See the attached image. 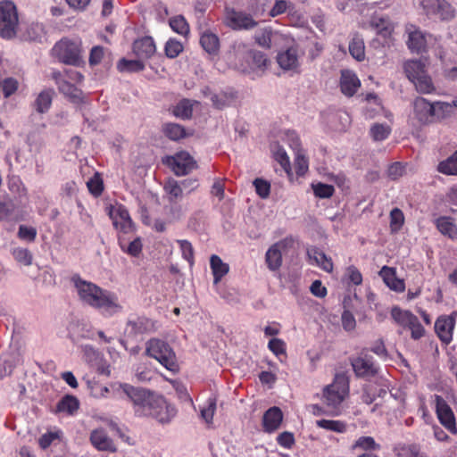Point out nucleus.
I'll use <instances>...</instances> for the list:
<instances>
[{"label": "nucleus", "mask_w": 457, "mask_h": 457, "mask_svg": "<svg viewBox=\"0 0 457 457\" xmlns=\"http://www.w3.org/2000/svg\"><path fill=\"white\" fill-rule=\"evenodd\" d=\"M350 381L345 372L337 373L333 382L323 388L322 398L324 403L331 410V414L338 415L340 406L349 395Z\"/></svg>", "instance_id": "obj_3"}, {"label": "nucleus", "mask_w": 457, "mask_h": 457, "mask_svg": "<svg viewBox=\"0 0 457 457\" xmlns=\"http://www.w3.org/2000/svg\"><path fill=\"white\" fill-rule=\"evenodd\" d=\"M403 69L407 78L411 82L428 72L425 63L420 60H409L405 62Z\"/></svg>", "instance_id": "obj_29"}, {"label": "nucleus", "mask_w": 457, "mask_h": 457, "mask_svg": "<svg viewBox=\"0 0 457 457\" xmlns=\"http://www.w3.org/2000/svg\"><path fill=\"white\" fill-rule=\"evenodd\" d=\"M12 255L17 262L24 264L25 266H29L32 263V254L26 248L18 247L13 249Z\"/></svg>", "instance_id": "obj_56"}, {"label": "nucleus", "mask_w": 457, "mask_h": 457, "mask_svg": "<svg viewBox=\"0 0 457 457\" xmlns=\"http://www.w3.org/2000/svg\"><path fill=\"white\" fill-rule=\"evenodd\" d=\"M19 29V15L15 4L11 0L0 2V37L12 39L16 37Z\"/></svg>", "instance_id": "obj_7"}, {"label": "nucleus", "mask_w": 457, "mask_h": 457, "mask_svg": "<svg viewBox=\"0 0 457 457\" xmlns=\"http://www.w3.org/2000/svg\"><path fill=\"white\" fill-rule=\"evenodd\" d=\"M119 244H120L121 250L124 253H126L133 257H137L142 252L143 245H142L140 237L135 238L128 245H126L125 243L121 239L119 240Z\"/></svg>", "instance_id": "obj_46"}, {"label": "nucleus", "mask_w": 457, "mask_h": 457, "mask_svg": "<svg viewBox=\"0 0 457 457\" xmlns=\"http://www.w3.org/2000/svg\"><path fill=\"white\" fill-rule=\"evenodd\" d=\"M408 34L407 46L411 52L421 53L426 49L427 40L423 32L415 25L406 26Z\"/></svg>", "instance_id": "obj_19"}, {"label": "nucleus", "mask_w": 457, "mask_h": 457, "mask_svg": "<svg viewBox=\"0 0 457 457\" xmlns=\"http://www.w3.org/2000/svg\"><path fill=\"white\" fill-rule=\"evenodd\" d=\"M169 24L174 32L181 36H187L189 33V24L182 15H177L170 18Z\"/></svg>", "instance_id": "obj_42"}, {"label": "nucleus", "mask_w": 457, "mask_h": 457, "mask_svg": "<svg viewBox=\"0 0 457 457\" xmlns=\"http://www.w3.org/2000/svg\"><path fill=\"white\" fill-rule=\"evenodd\" d=\"M268 348L277 357H279L280 355H287L286 343L280 338L270 339L268 343Z\"/></svg>", "instance_id": "obj_58"}, {"label": "nucleus", "mask_w": 457, "mask_h": 457, "mask_svg": "<svg viewBox=\"0 0 457 457\" xmlns=\"http://www.w3.org/2000/svg\"><path fill=\"white\" fill-rule=\"evenodd\" d=\"M87 186L88 191L96 197L100 196L104 191L103 179L98 174H96L93 178H91L87 182Z\"/></svg>", "instance_id": "obj_53"}, {"label": "nucleus", "mask_w": 457, "mask_h": 457, "mask_svg": "<svg viewBox=\"0 0 457 457\" xmlns=\"http://www.w3.org/2000/svg\"><path fill=\"white\" fill-rule=\"evenodd\" d=\"M162 132L169 139L173 141H178L187 136L185 128L177 123L164 124L162 127Z\"/></svg>", "instance_id": "obj_38"}, {"label": "nucleus", "mask_w": 457, "mask_h": 457, "mask_svg": "<svg viewBox=\"0 0 457 457\" xmlns=\"http://www.w3.org/2000/svg\"><path fill=\"white\" fill-rule=\"evenodd\" d=\"M435 224L444 236H447L450 238L457 237V226L453 223L451 217L441 216L436 220Z\"/></svg>", "instance_id": "obj_32"}, {"label": "nucleus", "mask_w": 457, "mask_h": 457, "mask_svg": "<svg viewBox=\"0 0 457 457\" xmlns=\"http://www.w3.org/2000/svg\"><path fill=\"white\" fill-rule=\"evenodd\" d=\"M256 194L262 199L269 197L270 194V184L263 179L257 178L253 180Z\"/></svg>", "instance_id": "obj_55"}, {"label": "nucleus", "mask_w": 457, "mask_h": 457, "mask_svg": "<svg viewBox=\"0 0 457 457\" xmlns=\"http://www.w3.org/2000/svg\"><path fill=\"white\" fill-rule=\"evenodd\" d=\"M18 237L28 242H34L37 237V229L33 227L20 225Z\"/></svg>", "instance_id": "obj_60"}, {"label": "nucleus", "mask_w": 457, "mask_h": 457, "mask_svg": "<svg viewBox=\"0 0 457 457\" xmlns=\"http://www.w3.org/2000/svg\"><path fill=\"white\" fill-rule=\"evenodd\" d=\"M52 54L64 64L79 66L83 62L81 41L63 37L54 44Z\"/></svg>", "instance_id": "obj_6"}, {"label": "nucleus", "mask_w": 457, "mask_h": 457, "mask_svg": "<svg viewBox=\"0 0 457 457\" xmlns=\"http://www.w3.org/2000/svg\"><path fill=\"white\" fill-rule=\"evenodd\" d=\"M345 276L347 280L354 286H360L362 283V275L354 265L346 268Z\"/></svg>", "instance_id": "obj_59"}, {"label": "nucleus", "mask_w": 457, "mask_h": 457, "mask_svg": "<svg viewBox=\"0 0 457 457\" xmlns=\"http://www.w3.org/2000/svg\"><path fill=\"white\" fill-rule=\"evenodd\" d=\"M79 407V400L73 396L67 395L62 397L56 405V411L59 412H67L73 414Z\"/></svg>", "instance_id": "obj_36"}, {"label": "nucleus", "mask_w": 457, "mask_h": 457, "mask_svg": "<svg viewBox=\"0 0 457 457\" xmlns=\"http://www.w3.org/2000/svg\"><path fill=\"white\" fill-rule=\"evenodd\" d=\"M313 193L319 198H329L334 195L335 188L332 185L319 182L312 185Z\"/></svg>", "instance_id": "obj_50"}, {"label": "nucleus", "mask_w": 457, "mask_h": 457, "mask_svg": "<svg viewBox=\"0 0 457 457\" xmlns=\"http://www.w3.org/2000/svg\"><path fill=\"white\" fill-rule=\"evenodd\" d=\"M435 403V412L440 424L450 433L457 435L456 419L453 409L442 395L432 396Z\"/></svg>", "instance_id": "obj_10"}, {"label": "nucleus", "mask_w": 457, "mask_h": 457, "mask_svg": "<svg viewBox=\"0 0 457 457\" xmlns=\"http://www.w3.org/2000/svg\"><path fill=\"white\" fill-rule=\"evenodd\" d=\"M177 243L179 245L182 257L187 260L189 265L192 267L195 263V251L192 244L186 239L177 240Z\"/></svg>", "instance_id": "obj_48"}, {"label": "nucleus", "mask_w": 457, "mask_h": 457, "mask_svg": "<svg viewBox=\"0 0 457 457\" xmlns=\"http://www.w3.org/2000/svg\"><path fill=\"white\" fill-rule=\"evenodd\" d=\"M415 117L421 123L432 122L435 119V104L429 103L424 97H417L413 102Z\"/></svg>", "instance_id": "obj_18"}, {"label": "nucleus", "mask_w": 457, "mask_h": 457, "mask_svg": "<svg viewBox=\"0 0 457 457\" xmlns=\"http://www.w3.org/2000/svg\"><path fill=\"white\" fill-rule=\"evenodd\" d=\"M412 83L414 84L416 90L420 94H431L436 90L432 79L428 72L422 77H419L417 80H414Z\"/></svg>", "instance_id": "obj_43"}, {"label": "nucleus", "mask_w": 457, "mask_h": 457, "mask_svg": "<svg viewBox=\"0 0 457 457\" xmlns=\"http://www.w3.org/2000/svg\"><path fill=\"white\" fill-rule=\"evenodd\" d=\"M342 326L346 331H353L356 328V320L353 314L348 311L345 310L341 316Z\"/></svg>", "instance_id": "obj_61"}, {"label": "nucleus", "mask_w": 457, "mask_h": 457, "mask_svg": "<svg viewBox=\"0 0 457 457\" xmlns=\"http://www.w3.org/2000/svg\"><path fill=\"white\" fill-rule=\"evenodd\" d=\"M391 232H398L404 224V214L397 207L394 208L389 214Z\"/></svg>", "instance_id": "obj_44"}, {"label": "nucleus", "mask_w": 457, "mask_h": 457, "mask_svg": "<svg viewBox=\"0 0 457 457\" xmlns=\"http://www.w3.org/2000/svg\"><path fill=\"white\" fill-rule=\"evenodd\" d=\"M454 111L453 102L445 103V102H436L435 104V118L441 120L445 119L451 115Z\"/></svg>", "instance_id": "obj_49"}, {"label": "nucleus", "mask_w": 457, "mask_h": 457, "mask_svg": "<svg viewBox=\"0 0 457 457\" xmlns=\"http://www.w3.org/2000/svg\"><path fill=\"white\" fill-rule=\"evenodd\" d=\"M107 211L116 229H119L123 233H128L133 229V221L129 211L123 204H111L107 207Z\"/></svg>", "instance_id": "obj_12"}, {"label": "nucleus", "mask_w": 457, "mask_h": 457, "mask_svg": "<svg viewBox=\"0 0 457 457\" xmlns=\"http://www.w3.org/2000/svg\"><path fill=\"white\" fill-rule=\"evenodd\" d=\"M120 387L131 402L135 415L138 417H148L154 406H157L158 401L160 402V396L148 390L126 383L120 384Z\"/></svg>", "instance_id": "obj_4"}, {"label": "nucleus", "mask_w": 457, "mask_h": 457, "mask_svg": "<svg viewBox=\"0 0 457 457\" xmlns=\"http://www.w3.org/2000/svg\"><path fill=\"white\" fill-rule=\"evenodd\" d=\"M167 164L177 176H185L196 168L194 158L187 152H179L168 157Z\"/></svg>", "instance_id": "obj_15"}, {"label": "nucleus", "mask_w": 457, "mask_h": 457, "mask_svg": "<svg viewBox=\"0 0 457 457\" xmlns=\"http://www.w3.org/2000/svg\"><path fill=\"white\" fill-rule=\"evenodd\" d=\"M356 378L370 379L378 375L379 367L374 358L367 352L361 351L358 355L352 356L349 359Z\"/></svg>", "instance_id": "obj_9"}, {"label": "nucleus", "mask_w": 457, "mask_h": 457, "mask_svg": "<svg viewBox=\"0 0 457 457\" xmlns=\"http://www.w3.org/2000/svg\"><path fill=\"white\" fill-rule=\"evenodd\" d=\"M349 53L357 61L365 59V45L363 39L355 35L349 43Z\"/></svg>", "instance_id": "obj_37"}, {"label": "nucleus", "mask_w": 457, "mask_h": 457, "mask_svg": "<svg viewBox=\"0 0 457 457\" xmlns=\"http://www.w3.org/2000/svg\"><path fill=\"white\" fill-rule=\"evenodd\" d=\"M283 420L282 411L276 406L268 409L262 417L263 430L267 433L276 431L281 425Z\"/></svg>", "instance_id": "obj_24"}, {"label": "nucleus", "mask_w": 457, "mask_h": 457, "mask_svg": "<svg viewBox=\"0 0 457 457\" xmlns=\"http://www.w3.org/2000/svg\"><path fill=\"white\" fill-rule=\"evenodd\" d=\"M72 280L79 299L98 310L104 317L110 318L122 312L123 307L119 303L116 294L86 281L79 276L73 277Z\"/></svg>", "instance_id": "obj_1"}, {"label": "nucleus", "mask_w": 457, "mask_h": 457, "mask_svg": "<svg viewBox=\"0 0 457 457\" xmlns=\"http://www.w3.org/2000/svg\"><path fill=\"white\" fill-rule=\"evenodd\" d=\"M391 317L396 324L410 330L411 339L420 340L425 336V328L422 326L418 317L411 311L402 310L395 306L391 310Z\"/></svg>", "instance_id": "obj_8"}, {"label": "nucleus", "mask_w": 457, "mask_h": 457, "mask_svg": "<svg viewBox=\"0 0 457 457\" xmlns=\"http://www.w3.org/2000/svg\"><path fill=\"white\" fill-rule=\"evenodd\" d=\"M404 173V166L401 162H394L387 169V176L392 180H396Z\"/></svg>", "instance_id": "obj_64"}, {"label": "nucleus", "mask_w": 457, "mask_h": 457, "mask_svg": "<svg viewBox=\"0 0 457 457\" xmlns=\"http://www.w3.org/2000/svg\"><path fill=\"white\" fill-rule=\"evenodd\" d=\"M424 10L428 15H436L441 21H451L455 17L454 7L446 0H422Z\"/></svg>", "instance_id": "obj_13"}, {"label": "nucleus", "mask_w": 457, "mask_h": 457, "mask_svg": "<svg viewBox=\"0 0 457 457\" xmlns=\"http://www.w3.org/2000/svg\"><path fill=\"white\" fill-rule=\"evenodd\" d=\"M235 98L236 95L232 92H220L212 95L211 101L217 109H223L228 106Z\"/></svg>", "instance_id": "obj_41"}, {"label": "nucleus", "mask_w": 457, "mask_h": 457, "mask_svg": "<svg viewBox=\"0 0 457 457\" xmlns=\"http://www.w3.org/2000/svg\"><path fill=\"white\" fill-rule=\"evenodd\" d=\"M278 444L287 449H290L295 445V437L293 433L285 431L277 437Z\"/></svg>", "instance_id": "obj_63"}, {"label": "nucleus", "mask_w": 457, "mask_h": 457, "mask_svg": "<svg viewBox=\"0 0 457 457\" xmlns=\"http://www.w3.org/2000/svg\"><path fill=\"white\" fill-rule=\"evenodd\" d=\"M391 128L386 124L375 123L370 128V135L375 141H382L388 137Z\"/></svg>", "instance_id": "obj_47"}, {"label": "nucleus", "mask_w": 457, "mask_h": 457, "mask_svg": "<svg viewBox=\"0 0 457 457\" xmlns=\"http://www.w3.org/2000/svg\"><path fill=\"white\" fill-rule=\"evenodd\" d=\"M164 189L170 195L172 198L171 200L178 199L182 196V188L176 180L169 181L165 185Z\"/></svg>", "instance_id": "obj_62"}, {"label": "nucleus", "mask_w": 457, "mask_h": 457, "mask_svg": "<svg viewBox=\"0 0 457 457\" xmlns=\"http://www.w3.org/2000/svg\"><path fill=\"white\" fill-rule=\"evenodd\" d=\"M143 59H137V60H127L125 58H122L119 61L117 64V69L123 72V71H129V72H138L145 70V63L142 61Z\"/></svg>", "instance_id": "obj_39"}, {"label": "nucleus", "mask_w": 457, "mask_h": 457, "mask_svg": "<svg viewBox=\"0 0 457 457\" xmlns=\"http://www.w3.org/2000/svg\"><path fill=\"white\" fill-rule=\"evenodd\" d=\"M132 50L137 58L147 60L154 54L156 46L153 37L145 36L133 42Z\"/></svg>", "instance_id": "obj_22"}, {"label": "nucleus", "mask_w": 457, "mask_h": 457, "mask_svg": "<svg viewBox=\"0 0 457 457\" xmlns=\"http://www.w3.org/2000/svg\"><path fill=\"white\" fill-rule=\"evenodd\" d=\"M370 24L378 35L385 38L389 37L394 30V26L388 17L374 15Z\"/></svg>", "instance_id": "obj_28"}, {"label": "nucleus", "mask_w": 457, "mask_h": 457, "mask_svg": "<svg viewBox=\"0 0 457 457\" xmlns=\"http://www.w3.org/2000/svg\"><path fill=\"white\" fill-rule=\"evenodd\" d=\"M361 87V81L358 77L352 71H342L340 78V89L341 92L348 96H353Z\"/></svg>", "instance_id": "obj_26"}, {"label": "nucleus", "mask_w": 457, "mask_h": 457, "mask_svg": "<svg viewBox=\"0 0 457 457\" xmlns=\"http://www.w3.org/2000/svg\"><path fill=\"white\" fill-rule=\"evenodd\" d=\"M309 163L308 159L301 154V151L296 153L295 159V170L297 176L302 177L308 171Z\"/></svg>", "instance_id": "obj_57"}, {"label": "nucleus", "mask_w": 457, "mask_h": 457, "mask_svg": "<svg viewBox=\"0 0 457 457\" xmlns=\"http://www.w3.org/2000/svg\"><path fill=\"white\" fill-rule=\"evenodd\" d=\"M454 327L453 314L440 315L435 322V332L442 343L449 345L453 341Z\"/></svg>", "instance_id": "obj_17"}, {"label": "nucleus", "mask_w": 457, "mask_h": 457, "mask_svg": "<svg viewBox=\"0 0 457 457\" xmlns=\"http://www.w3.org/2000/svg\"><path fill=\"white\" fill-rule=\"evenodd\" d=\"M308 255L310 258H313L317 265H319L323 270L331 272L333 270V262L331 258H328L324 252L320 249L313 247L308 250Z\"/></svg>", "instance_id": "obj_34"}, {"label": "nucleus", "mask_w": 457, "mask_h": 457, "mask_svg": "<svg viewBox=\"0 0 457 457\" xmlns=\"http://www.w3.org/2000/svg\"><path fill=\"white\" fill-rule=\"evenodd\" d=\"M145 353L158 361L164 368L171 372L179 370L176 354L170 345L163 340L152 338L147 341Z\"/></svg>", "instance_id": "obj_5"}, {"label": "nucleus", "mask_w": 457, "mask_h": 457, "mask_svg": "<svg viewBox=\"0 0 457 457\" xmlns=\"http://www.w3.org/2000/svg\"><path fill=\"white\" fill-rule=\"evenodd\" d=\"M316 425L318 428L337 433H345L347 428L345 421L333 420H319Z\"/></svg>", "instance_id": "obj_40"}, {"label": "nucleus", "mask_w": 457, "mask_h": 457, "mask_svg": "<svg viewBox=\"0 0 457 457\" xmlns=\"http://www.w3.org/2000/svg\"><path fill=\"white\" fill-rule=\"evenodd\" d=\"M54 95V89L47 88L41 91L34 103L36 111L39 113L46 112L52 104Z\"/></svg>", "instance_id": "obj_33"}, {"label": "nucleus", "mask_w": 457, "mask_h": 457, "mask_svg": "<svg viewBox=\"0 0 457 457\" xmlns=\"http://www.w3.org/2000/svg\"><path fill=\"white\" fill-rule=\"evenodd\" d=\"M437 171L448 176H457V150L445 160L439 162Z\"/></svg>", "instance_id": "obj_35"}, {"label": "nucleus", "mask_w": 457, "mask_h": 457, "mask_svg": "<svg viewBox=\"0 0 457 457\" xmlns=\"http://www.w3.org/2000/svg\"><path fill=\"white\" fill-rule=\"evenodd\" d=\"M183 45L176 39H169L164 47L165 54L169 58H176L183 51Z\"/></svg>", "instance_id": "obj_51"}, {"label": "nucleus", "mask_w": 457, "mask_h": 457, "mask_svg": "<svg viewBox=\"0 0 457 457\" xmlns=\"http://www.w3.org/2000/svg\"><path fill=\"white\" fill-rule=\"evenodd\" d=\"M224 23L233 30H250L258 24L250 13L234 8H226Z\"/></svg>", "instance_id": "obj_11"}, {"label": "nucleus", "mask_w": 457, "mask_h": 457, "mask_svg": "<svg viewBox=\"0 0 457 457\" xmlns=\"http://www.w3.org/2000/svg\"><path fill=\"white\" fill-rule=\"evenodd\" d=\"M277 62L281 69L294 71L299 66L297 49L289 47L286 51L278 54Z\"/></svg>", "instance_id": "obj_27"}, {"label": "nucleus", "mask_w": 457, "mask_h": 457, "mask_svg": "<svg viewBox=\"0 0 457 457\" xmlns=\"http://www.w3.org/2000/svg\"><path fill=\"white\" fill-rule=\"evenodd\" d=\"M200 44L209 54H217L220 50V39L218 36L209 30L204 31L200 37Z\"/></svg>", "instance_id": "obj_30"}, {"label": "nucleus", "mask_w": 457, "mask_h": 457, "mask_svg": "<svg viewBox=\"0 0 457 457\" xmlns=\"http://www.w3.org/2000/svg\"><path fill=\"white\" fill-rule=\"evenodd\" d=\"M53 78L58 86L59 91L73 103H79L82 98V91L74 84L62 78L61 72H54Z\"/></svg>", "instance_id": "obj_23"}, {"label": "nucleus", "mask_w": 457, "mask_h": 457, "mask_svg": "<svg viewBox=\"0 0 457 457\" xmlns=\"http://www.w3.org/2000/svg\"><path fill=\"white\" fill-rule=\"evenodd\" d=\"M378 275L381 277L386 287H388L392 291L396 293L404 292L405 282L403 279L399 278L396 276L395 268L385 265L379 270Z\"/></svg>", "instance_id": "obj_21"}, {"label": "nucleus", "mask_w": 457, "mask_h": 457, "mask_svg": "<svg viewBox=\"0 0 457 457\" xmlns=\"http://www.w3.org/2000/svg\"><path fill=\"white\" fill-rule=\"evenodd\" d=\"M193 108L189 100L183 99L173 108V114L181 119H189L192 116Z\"/></svg>", "instance_id": "obj_45"}, {"label": "nucleus", "mask_w": 457, "mask_h": 457, "mask_svg": "<svg viewBox=\"0 0 457 457\" xmlns=\"http://www.w3.org/2000/svg\"><path fill=\"white\" fill-rule=\"evenodd\" d=\"M353 448H360L367 451L379 449L380 445L375 442L372 436H361L355 441Z\"/></svg>", "instance_id": "obj_54"}, {"label": "nucleus", "mask_w": 457, "mask_h": 457, "mask_svg": "<svg viewBox=\"0 0 457 457\" xmlns=\"http://www.w3.org/2000/svg\"><path fill=\"white\" fill-rule=\"evenodd\" d=\"M176 413L177 411L175 407L168 404L162 397H160L158 405L154 406L153 410H151V414H149L148 417H153L161 423H168L175 417Z\"/></svg>", "instance_id": "obj_25"}, {"label": "nucleus", "mask_w": 457, "mask_h": 457, "mask_svg": "<svg viewBox=\"0 0 457 457\" xmlns=\"http://www.w3.org/2000/svg\"><path fill=\"white\" fill-rule=\"evenodd\" d=\"M294 241L292 238L286 237L273 244L266 252L265 262L270 270L276 271L282 265V251L291 246Z\"/></svg>", "instance_id": "obj_14"}, {"label": "nucleus", "mask_w": 457, "mask_h": 457, "mask_svg": "<svg viewBox=\"0 0 457 457\" xmlns=\"http://www.w3.org/2000/svg\"><path fill=\"white\" fill-rule=\"evenodd\" d=\"M126 327L129 336L137 337L155 332L157 321L146 316H137L129 318L127 320Z\"/></svg>", "instance_id": "obj_16"}, {"label": "nucleus", "mask_w": 457, "mask_h": 457, "mask_svg": "<svg viewBox=\"0 0 457 457\" xmlns=\"http://www.w3.org/2000/svg\"><path fill=\"white\" fill-rule=\"evenodd\" d=\"M229 58H233L237 69L243 72L248 70L265 69L270 62L264 53L249 50L242 41H235L232 44Z\"/></svg>", "instance_id": "obj_2"}, {"label": "nucleus", "mask_w": 457, "mask_h": 457, "mask_svg": "<svg viewBox=\"0 0 457 457\" xmlns=\"http://www.w3.org/2000/svg\"><path fill=\"white\" fill-rule=\"evenodd\" d=\"M274 159L281 165L282 169L287 174L291 173V163L289 161V157L283 147H278V149L274 153Z\"/></svg>", "instance_id": "obj_52"}, {"label": "nucleus", "mask_w": 457, "mask_h": 457, "mask_svg": "<svg viewBox=\"0 0 457 457\" xmlns=\"http://www.w3.org/2000/svg\"><path fill=\"white\" fill-rule=\"evenodd\" d=\"M210 265L213 275V282L218 284L228 273V264L223 262L218 255L212 254L210 259Z\"/></svg>", "instance_id": "obj_31"}, {"label": "nucleus", "mask_w": 457, "mask_h": 457, "mask_svg": "<svg viewBox=\"0 0 457 457\" xmlns=\"http://www.w3.org/2000/svg\"><path fill=\"white\" fill-rule=\"evenodd\" d=\"M90 442L98 451L115 453L117 447L112 439L108 436L103 428L94 429L90 434Z\"/></svg>", "instance_id": "obj_20"}]
</instances>
